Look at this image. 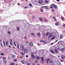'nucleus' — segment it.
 <instances>
[{
    "mask_svg": "<svg viewBox=\"0 0 65 65\" xmlns=\"http://www.w3.org/2000/svg\"><path fill=\"white\" fill-rule=\"evenodd\" d=\"M31 56L32 57V59L35 58V56H34V53H31Z\"/></svg>",
    "mask_w": 65,
    "mask_h": 65,
    "instance_id": "1",
    "label": "nucleus"
},
{
    "mask_svg": "<svg viewBox=\"0 0 65 65\" xmlns=\"http://www.w3.org/2000/svg\"><path fill=\"white\" fill-rule=\"evenodd\" d=\"M51 6H52V7H54V8H55V9H56L57 7V6L55 5L54 4H52Z\"/></svg>",
    "mask_w": 65,
    "mask_h": 65,
    "instance_id": "2",
    "label": "nucleus"
},
{
    "mask_svg": "<svg viewBox=\"0 0 65 65\" xmlns=\"http://www.w3.org/2000/svg\"><path fill=\"white\" fill-rule=\"evenodd\" d=\"M40 42H43V43H44V44H46L47 43V41H43V40H40Z\"/></svg>",
    "mask_w": 65,
    "mask_h": 65,
    "instance_id": "3",
    "label": "nucleus"
},
{
    "mask_svg": "<svg viewBox=\"0 0 65 65\" xmlns=\"http://www.w3.org/2000/svg\"><path fill=\"white\" fill-rule=\"evenodd\" d=\"M31 35L34 37H36V35L34 33H31Z\"/></svg>",
    "mask_w": 65,
    "mask_h": 65,
    "instance_id": "4",
    "label": "nucleus"
},
{
    "mask_svg": "<svg viewBox=\"0 0 65 65\" xmlns=\"http://www.w3.org/2000/svg\"><path fill=\"white\" fill-rule=\"evenodd\" d=\"M39 3L40 4H41L43 3V1L42 0H39Z\"/></svg>",
    "mask_w": 65,
    "mask_h": 65,
    "instance_id": "5",
    "label": "nucleus"
},
{
    "mask_svg": "<svg viewBox=\"0 0 65 65\" xmlns=\"http://www.w3.org/2000/svg\"><path fill=\"white\" fill-rule=\"evenodd\" d=\"M24 53H27L28 52V49H25L24 50Z\"/></svg>",
    "mask_w": 65,
    "mask_h": 65,
    "instance_id": "6",
    "label": "nucleus"
},
{
    "mask_svg": "<svg viewBox=\"0 0 65 65\" xmlns=\"http://www.w3.org/2000/svg\"><path fill=\"white\" fill-rule=\"evenodd\" d=\"M37 35L38 36V37H40L41 36V34H40V33L39 32V33H38L37 34Z\"/></svg>",
    "mask_w": 65,
    "mask_h": 65,
    "instance_id": "7",
    "label": "nucleus"
},
{
    "mask_svg": "<svg viewBox=\"0 0 65 65\" xmlns=\"http://www.w3.org/2000/svg\"><path fill=\"white\" fill-rule=\"evenodd\" d=\"M64 50H65L64 48H62V49H60V51H61V52H63L64 51Z\"/></svg>",
    "mask_w": 65,
    "mask_h": 65,
    "instance_id": "8",
    "label": "nucleus"
},
{
    "mask_svg": "<svg viewBox=\"0 0 65 65\" xmlns=\"http://www.w3.org/2000/svg\"><path fill=\"white\" fill-rule=\"evenodd\" d=\"M61 57L62 59H64L65 58V56L64 55H62L61 56Z\"/></svg>",
    "mask_w": 65,
    "mask_h": 65,
    "instance_id": "9",
    "label": "nucleus"
},
{
    "mask_svg": "<svg viewBox=\"0 0 65 65\" xmlns=\"http://www.w3.org/2000/svg\"><path fill=\"white\" fill-rule=\"evenodd\" d=\"M41 59H42V62H43L44 61V59H43V58L42 57H41Z\"/></svg>",
    "mask_w": 65,
    "mask_h": 65,
    "instance_id": "10",
    "label": "nucleus"
},
{
    "mask_svg": "<svg viewBox=\"0 0 65 65\" xmlns=\"http://www.w3.org/2000/svg\"><path fill=\"white\" fill-rule=\"evenodd\" d=\"M39 19L40 21L41 22H42V21H43V20L42 19V18H39Z\"/></svg>",
    "mask_w": 65,
    "mask_h": 65,
    "instance_id": "11",
    "label": "nucleus"
},
{
    "mask_svg": "<svg viewBox=\"0 0 65 65\" xmlns=\"http://www.w3.org/2000/svg\"><path fill=\"white\" fill-rule=\"evenodd\" d=\"M52 34L51 33H49V35H50L49 37L48 38V39H50V38L51 37V36H52Z\"/></svg>",
    "mask_w": 65,
    "mask_h": 65,
    "instance_id": "12",
    "label": "nucleus"
},
{
    "mask_svg": "<svg viewBox=\"0 0 65 65\" xmlns=\"http://www.w3.org/2000/svg\"><path fill=\"white\" fill-rule=\"evenodd\" d=\"M55 52H56V53H58V51L56 49H55Z\"/></svg>",
    "mask_w": 65,
    "mask_h": 65,
    "instance_id": "13",
    "label": "nucleus"
},
{
    "mask_svg": "<svg viewBox=\"0 0 65 65\" xmlns=\"http://www.w3.org/2000/svg\"><path fill=\"white\" fill-rule=\"evenodd\" d=\"M36 58L37 59V60H39L40 59V57L39 56H36Z\"/></svg>",
    "mask_w": 65,
    "mask_h": 65,
    "instance_id": "14",
    "label": "nucleus"
},
{
    "mask_svg": "<svg viewBox=\"0 0 65 65\" xmlns=\"http://www.w3.org/2000/svg\"><path fill=\"white\" fill-rule=\"evenodd\" d=\"M29 45L30 46H32L33 45V43L32 42H30L29 43Z\"/></svg>",
    "mask_w": 65,
    "mask_h": 65,
    "instance_id": "15",
    "label": "nucleus"
},
{
    "mask_svg": "<svg viewBox=\"0 0 65 65\" xmlns=\"http://www.w3.org/2000/svg\"><path fill=\"white\" fill-rule=\"evenodd\" d=\"M35 63H38V61L37 60H36L35 61Z\"/></svg>",
    "mask_w": 65,
    "mask_h": 65,
    "instance_id": "16",
    "label": "nucleus"
},
{
    "mask_svg": "<svg viewBox=\"0 0 65 65\" xmlns=\"http://www.w3.org/2000/svg\"><path fill=\"white\" fill-rule=\"evenodd\" d=\"M3 43L4 44V45L5 46V42L4 41H3Z\"/></svg>",
    "mask_w": 65,
    "mask_h": 65,
    "instance_id": "17",
    "label": "nucleus"
},
{
    "mask_svg": "<svg viewBox=\"0 0 65 65\" xmlns=\"http://www.w3.org/2000/svg\"><path fill=\"white\" fill-rule=\"evenodd\" d=\"M6 44L7 46H8V41H6Z\"/></svg>",
    "mask_w": 65,
    "mask_h": 65,
    "instance_id": "18",
    "label": "nucleus"
},
{
    "mask_svg": "<svg viewBox=\"0 0 65 65\" xmlns=\"http://www.w3.org/2000/svg\"><path fill=\"white\" fill-rule=\"evenodd\" d=\"M22 48L23 51H24V46L23 45L22 46Z\"/></svg>",
    "mask_w": 65,
    "mask_h": 65,
    "instance_id": "19",
    "label": "nucleus"
},
{
    "mask_svg": "<svg viewBox=\"0 0 65 65\" xmlns=\"http://www.w3.org/2000/svg\"><path fill=\"white\" fill-rule=\"evenodd\" d=\"M50 52H51V53H52L53 54H54V53H55V52L54 51H53L52 50H51Z\"/></svg>",
    "mask_w": 65,
    "mask_h": 65,
    "instance_id": "20",
    "label": "nucleus"
},
{
    "mask_svg": "<svg viewBox=\"0 0 65 65\" xmlns=\"http://www.w3.org/2000/svg\"><path fill=\"white\" fill-rule=\"evenodd\" d=\"M59 22H56V26H58L59 25Z\"/></svg>",
    "mask_w": 65,
    "mask_h": 65,
    "instance_id": "21",
    "label": "nucleus"
},
{
    "mask_svg": "<svg viewBox=\"0 0 65 65\" xmlns=\"http://www.w3.org/2000/svg\"><path fill=\"white\" fill-rule=\"evenodd\" d=\"M60 39H62L63 38V36H62V35H60Z\"/></svg>",
    "mask_w": 65,
    "mask_h": 65,
    "instance_id": "22",
    "label": "nucleus"
},
{
    "mask_svg": "<svg viewBox=\"0 0 65 65\" xmlns=\"http://www.w3.org/2000/svg\"><path fill=\"white\" fill-rule=\"evenodd\" d=\"M56 38L55 37H53L51 39V40H53V39H55Z\"/></svg>",
    "mask_w": 65,
    "mask_h": 65,
    "instance_id": "23",
    "label": "nucleus"
},
{
    "mask_svg": "<svg viewBox=\"0 0 65 65\" xmlns=\"http://www.w3.org/2000/svg\"><path fill=\"white\" fill-rule=\"evenodd\" d=\"M1 56H4V54L3 53H1Z\"/></svg>",
    "mask_w": 65,
    "mask_h": 65,
    "instance_id": "24",
    "label": "nucleus"
},
{
    "mask_svg": "<svg viewBox=\"0 0 65 65\" xmlns=\"http://www.w3.org/2000/svg\"><path fill=\"white\" fill-rule=\"evenodd\" d=\"M21 63H23V64H25V62H24V60L22 61H21Z\"/></svg>",
    "mask_w": 65,
    "mask_h": 65,
    "instance_id": "25",
    "label": "nucleus"
},
{
    "mask_svg": "<svg viewBox=\"0 0 65 65\" xmlns=\"http://www.w3.org/2000/svg\"><path fill=\"white\" fill-rule=\"evenodd\" d=\"M12 57L13 58H15V56L14 55H13L12 56Z\"/></svg>",
    "mask_w": 65,
    "mask_h": 65,
    "instance_id": "26",
    "label": "nucleus"
},
{
    "mask_svg": "<svg viewBox=\"0 0 65 65\" xmlns=\"http://www.w3.org/2000/svg\"><path fill=\"white\" fill-rule=\"evenodd\" d=\"M17 29L18 30V31H19V30H20V27H17Z\"/></svg>",
    "mask_w": 65,
    "mask_h": 65,
    "instance_id": "27",
    "label": "nucleus"
},
{
    "mask_svg": "<svg viewBox=\"0 0 65 65\" xmlns=\"http://www.w3.org/2000/svg\"><path fill=\"white\" fill-rule=\"evenodd\" d=\"M46 61H50V59L48 58L46 59Z\"/></svg>",
    "mask_w": 65,
    "mask_h": 65,
    "instance_id": "28",
    "label": "nucleus"
},
{
    "mask_svg": "<svg viewBox=\"0 0 65 65\" xmlns=\"http://www.w3.org/2000/svg\"><path fill=\"white\" fill-rule=\"evenodd\" d=\"M45 2L46 3H48V2L47 0L45 1Z\"/></svg>",
    "mask_w": 65,
    "mask_h": 65,
    "instance_id": "29",
    "label": "nucleus"
},
{
    "mask_svg": "<svg viewBox=\"0 0 65 65\" xmlns=\"http://www.w3.org/2000/svg\"><path fill=\"white\" fill-rule=\"evenodd\" d=\"M29 6H30V7H32V5L31 4H29Z\"/></svg>",
    "mask_w": 65,
    "mask_h": 65,
    "instance_id": "30",
    "label": "nucleus"
},
{
    "mask_svg": "<svg viewBox=\"0 0 65 65\" xmlns=\"http://www.w3.org/2000/svg\"><path fill=\"white\" fill-rule=\"evenodd\" d=\"M48 34H49V32H47L46 35V36H47L48 35Z\"/></svg>",
    "mask_w": 65,
    "mask_h": 65,
    "instance_id": "31",
    "label": "nucleus"
},
{
    "mask_svg": "<svg viewBox=\"0 0 65 65\" xmlns=\"http://www.w3.org/2000/svg\"><path fill=\"white\" fill-rule=\"evenodd\" d=\"M14 62H16L17 61V59H15L14 60Z\"/></svg>",
    "mask_w": 65,
    "mask_h": 65,
    "instance_id": "32",
    "label": "nucleus"
},
{
    "mask_svg": "<svg viewBox=\"0 0 65 65\" xmlns=\"http://www.w3.org/2000/svg\"><path fill=\"white\" fill-rule=\"evenodd\" d=\"M0 44L1 47H3V46H2V43H0Z\"/></svg>",
    "mask_w": 65,
    "mask_h": 65,
    "instance_id": "33",
    "label": "nucleus"
},
{
    "mask_svg": "<svg viewBox=\"0 0 65 65\" xmlns=\"http://www.w3.org/2000/svg\"><path fill=\"white\" fill-rule=\"evenodd\" d=\"M8 34L9 35L10 34V31H8Z\"/></svg>",
    "mask_w": 65,
    "mask_h": 65,
    "instance_id": "34",
    "label": "nucleus"
},
{
    "mask_svg": "<svg viewBox=\"0 0 65 65\" xmlns=\"http://www.w3.org/2000/svg\"><path fill=\"white\" fill-rule=\"evenodd\" d=\"M14 44L15 46H16V44H15V42H14Z\"/></svg>",
    "mask_w": 65,
    "mask_h": 65,
    "instance_id": "35",
    "label": "nucleus"
},
{
    "mask_svg": "<svg viewBox=\"0 0 65 65\" xmlns=\"http://www.w3.org/2000/svg\"><path fill=\"white\" fill-rule=\"evenodd\" d=\"M44 22H48V20H45V21H44Z\"/></svg>",
    "mask_w": 65,
    "mask_h": 65,
    "instance_id": "36",
    "label": "nucleus"
},
{
    "mask_svg": "<svg viewBox=\"0 0 65 65\" xmlns=\"http://www.w3.org/2000/svg\"><path fill=\"white\" fill-rule=\"evenodd\" d=\"M42 8H45L46 7L45 6H43L42 7Z\"/></svg>",
    "mask_w": 65,
    "mask_h": 65,
    "instance_id": "37",
    "label": "nucleus"
},
{
    "mask_svg": "<svg viewBox=\"0 0 65 65\" xmlns=\"http://www.w3.org/2000/svg\"><path fill=\"white\" fill-rule=\"evenodd\" d=\"M21 54H22V55H23V56H24V53H21Z\"/></svg>",
    "mask_w": 65,
    "mask_h": 65,
    "instance_id": "38",
    "label": "nucleus"
},
{
    "mask_svg": "<svg viewBox=\"0 0 65 65\" xmlns=\"http://www.w3.org/2000/svg\"><path fill=\"white\" fill-rule=\"evenodd\" d=\"M17 46L18 48L19 49V44H18L17 45Z\"/></svg>",
    "mask_w": 65,
    "mask_h": 65,
    "instance_id": "39",
    "label": "nucleus"
},
{
    "mask_svg": "<svg viewBox=\"0 0 65 65\" xmlns=\"http://www.w3.org/2000/svg\"><path fill=\"white\" fill-rule=\"evenodd\" d=\"M59 40H57L54 43H56V42H57Z\"/></svg>",
    "mask_w": 65,
    "mask_h": 65,
    "instance_id": "40",
    "label": "nucleus"
},
{
    "mask_svg": "<svg viewBox=\"0 0 65 65\" xmlns=\"http://www.w3.org/2000/svg\"><path fill=\"white\" fill-rule=\"evenodd\" d=\"M63 27H65V24H63Z\"/></svg>",
    "mask_w": 65,
    "mask_h": 65,
    "instance_id": "41",
    "label": "nucleus"
},
{
    "mask_svg": "<svg viewBox=\"0 0 65 65\" xmlns=\"http://www.w3.org/2000/svg\"><path fill=\"white\" fill-rule=\"evenodd\" d=\"M41 12H42L43 11V10L41 9Z\"/></svg>",
    "mask_w": 65,
    "mask_h": 65,
    "instance_id": "42",
    "label": "nucleus"
},
{
    "mask_svg": "<svg viewBox=\"0 0 65 65\" xmlns=\"http://www.w3.org/2000/svg\"><path fill=\"white\" fill-rule=\"evenodd\" d=\"M10 44L11 45H12V43H11V42H10Z\"/></svg>",
    "mask_w": 65,
    "mask_h": 65,
    "instance_id": "43",
    "label": "nucleus"
},
{
    "mask_svg": "<svg viewBox=\"0 0 65 65\" xmlns=\"http://www.w3.org/2000/svg\"><path fill=\"white\" fill-rule=\"evenodd\" d=\"M11 63H12V65H14V63L13 62H12Z\"/></svg>",
    "mask_w": 65,
    "mask_h": 65,
    "instance_id": "44",
    "label": "nucleus"
},
{
    "mask_svg": "<svg viewBox=\"0 0 65 65\" xmlns=\"http://www.w3.org/2000/svg\"><path fill=\"white\" fill-rule=\"evenodd\" d=\"M50 63H52V62H53V61L52 60H51L50 61Z\"/></svg>",
    "mask_w": 65,
    "mask_h": 65,
    "instance_id": "45",
    "label": "nucleus"
},
{
    "mask_svg": "<svg viewBox=\"0 0 65 65\" xmlns=\"http://www.w3.org/2000/svg\"><path fill=\"white\" fill-rule=\"evenodd\" d=\"M43 36H45V33H44V34Z\"/></svg>",
    "mask_w": 65,
    "mask_h": 65,
    "instance_id": "46",
    "label": "nucleus"
},
{
    "mask_svg": "<svg viewBox=\"0 0 65 65\" xmlns=\"http://www.w3.org/2000/svg\"><path fill=\"white\" fill-rule=\"evenodd\" d=\"M10 40H11V42H12V39H10Z\"/></svg>",
    "mask_w": 65,
    "mask_h": 65,
    "instance_id": "47",
    "label": "nucleus"
},
{
    "mask_svg": "<svg viewBox=\"0 0 65 65\" xmlns=\"http://www.w3.org/2000/svg\"><path fill=\"white\" fill-rule=\"evenodd\" d=\"M52 11H53V12H54V11H55L54 10V9H52Z\"/></svg>",
    "mask_w": 65,
    "mask_h": 65,
    "instance_id": "48",
    "label": "nucleus"
},
{
    "mask_svg": "<svg viewBox=\"0 0 65 65\" xmlns=\"http://www.w3.org/2000/svg\"><path fill=\"white\" fill-rule=\"evenodd\" d=\"M32 18L34 19H35V17H34L33 16H32Z\"/></svg>",
    "mask_w": 65,
    "mask_h": 65,
    "instance_id": "49",
    "label": "nucleus"
},
{
    "mask_svg": "<svg viewBox=\"0 0 65 65\" xmlns=\"http://www.w3.org/2000/svg\"><path fill=\"white\" fill-rule=\"evenodd\" d=\"M54 20L55 21H57V19L56 18H55L54 19Z\"/></svg>",
    "mask_w": 65,
    "mask_h": 65,
    "instance_id": "50",
    "label": "nucleus"
},
{
    "mask_svg": "<svg viewBox=\"0 0 65 65\" xmlns=\"http://www.w3.org/2000/svg\"><path fill=\"white\" fill-rule=\"evenodd\" d=\"M28 36L29 37H31V36H30V35H28Z\"/></svg>",
    "mask_w": 65,
    "mask_h": 65,
    "instance_id": "51",
    "label": "nucleus"
},
{
    "mask_svg": "<svg viewBox=\"0 0 65 65\" xmlns=\"http://www.w3.org/2000/svg\"><path fill=\"white\" fill-rule=\"evenodd\" d=\"M46 9H49V8H46Z\"/></svg>",
    "mask_w": 65,
    "mask_h": 65,
    "instance_id": "52",
    "label": "nucleus"
},
{
    "mask_svg": "<svg viewBox=\"0 0 65 65\" xmlns=\"http://www.w3.org/2000/svg\"><path fill=\"white\" fill-rule=\"evenodd\" d=\"M61 19H62V20H63V17H61Z\"/></svg>",
    "mask_w": 65,
    "mask_h": 65,
    "instance_id": "53",
    "label": "nucleus"
},
{
    "mask_svg": "<svg viewBox=\"0 0 65 65\" xmlns=\"http://www.w3.org/2000/svg\"><path fill=\"white\" fill-rule=\"evenodd\" d=\"M2 12V10H0V12Z\"/></svg>",
    "mask_w": 65,
    "mask_h": 65,
    "instance_id": "54",
    "label": "nucleus"
},
{
    "mask_svg": "<svg viewBox=\"0 0 65 65\" xmlns=\"http://www.w3.org/2000/svg\"><path fill=\"white\" fill-rule=\"evenodd\" d=\"M61 41H59V42H58V43H60V42H61Z\"/></svg>",
    "mask_w": 65,
    "mask_h": 65,
    "instance_id": "55",
    "label": "nucleus"
},
{
    "mask_svg": "<svg viewBox=\"0 0 65 65\" xmlns=\"http://www.w3.org/2000/svg\"><path fill=\"white\" fill-rule=\"evenodd\" d=\"M3 59H5V60H6V58L5 57H3Z\"/></svg>",
    "mask_w": 65,
    "mask_h": 65,
    "instance_id": "56",
    "label": "nucleus"
},
{
    "mask_svg": "<svg viewBox=\"0 0 65 65\" xmlns=\"http://www.w3.org/2000/svg\"><path fill=\"white\" fill-rule=\"evenodd\" d=\"M54 44V43H52L51 44V45H53V44Z\"/></svg>",
    "mask_w": 65,
    "mask_h": 65,
    "instance_id": "57",
    "label": "nucleus"
},
{
    "mask_svg": "<svg viewBox=\"0 0 65 65\" xmlns=\"http://www.w3.org/2000/svg\"><path fill=\"white\" fill-rule=\"evenodd\" d=\"M26 58H28V55H26Z\"/></svg>",
    "mask_w": 65,
    "mask_h": 65,
    "instance_id": "58",
    "label": "nucleus"
},
{
    "mask_svg": "<svg viewBox=\"0 0 65 65\" xmlns=\"http://www.w3.org/2000/svg\"><path fill=\"white\" fill-rule=\"evenodd\" d=\"M31 65H36V64H35V63H34V64H32Z\"/></svg>",
    "mask_w": 65,
    "mask_h": 65,
    "instance_id": "59",
    "label": "nucleus"
},
{
    "mask_svg": "<svg viewBox=\"0 0 65 65\" xmlns=\"http://www.w3.org/2000/svg\"><path fill=\"white\" fill-rule=\"evenodd\" d=\"M9 48H10L11 47V46L10 45H9Z\"/></svg>",
    "mask_w": 65,
    "mask_h": 65,
    "instance_id": "60",
    "label": "nucleus"
},
{
    "mask_svg": "<svg viewBox=\"0 0 65 65\" xmlns=\"http://www.w3.org/2000/svg\"><path fill=\"white\" fill-rule=\"evenodd\" d=\"M57 2H60V1H59V0H57Z\"/></svg>",
    "mask_w": 65,
    "mask_h": 65,
    "instance_id": "61",
    "label": "nucleus"
},
{
    "mask_svg": "<svg viewBox=\"0 0 65 65\" xmlns=\"http://www.w3.org/2000/svg\"><path fill=\"white\" fill-rule=\"evenodd\" d=\"M8 59H10V57H8Z\"/></svg>",
    "mask_w": 65,
    "mask_h": 65,
    "instance_id": "62",
    "label": "nucleus"
},
{
    "mask_svg": "<svg viewBox=\"0 0 65 65\" xmlns=\"http://www.w3.org/2000/svg\"><path fill=\"white\" fill-rule=\"evenodd\" d=\"M27 65H30V63H27Z\"/></svg>",
    "mask_w": 65,
    "mask_h": 65,
    "instance_id": "63",
    "label": "nucleus"
},
{
    "mask_svg": "<svg viewBox=\"0 0 65 65\" xmlns=\"http://www.w3.org/2000/svg\"><path fill=\"white\" fill-rule=\"evenodd\" d=\"M10 65H12V63H10Z\"/></svg>",
    "mask_w": 65,
    "mask_h": 65,
    "instance_id": "64",
    "label": "nucleus"
}]
</instances>
